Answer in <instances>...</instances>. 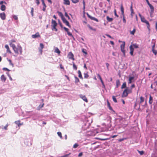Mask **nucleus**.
I'll list each match as a JSON object with an SVG mask.
<instances>
[{
	"mask_svg": "<svg viewBox=\"0 0 157 157\" xmlns=\"http://www.w3.org/2000/svg\"><path fill=\"white\" fill-rule=\"evenodd\" d=\"M87 26L90 29L94 31H96V30L95 29L93 28L90 25H88Z\"/></svg>",
	"mask_w": 157,
	"mask_h": 157,
	"instance_id": "nucleus-37",
	"label": "nucleus"
},
{
	"mask_svg": "<svg viewBox=\"0 0 157 157\" xmlns=\"http://www.w3.org/2000/svg\"><path fill=\"white\" fill-rule=\"evenodd\" d=\"M32 37L33 38H36L38 37H40V36L38 32L36 33L35 34L33 35Z\"/></svg>",
	"mask_w": 157,
	"mask_h": 157,
	"instance_id": "nucleus-10",
	"label": "nucleus"
},
{
	"mask_svg": "<svg viewBox=\"0 0 157 157\" xmlns=\"http://www.w3.org/2000/svg\"><path fill=\"white\" fill-rule=\"evenodd\" d=\"M65 16L66 17H67L68 19V20H71L70 17H69V16L68 15L67 13L66 12H65Z\"/></svg>",
	"mask_w": 157,
	"mask_h": 157,
	"instance_id": "nucleus-42",
	"label": "nucleus"
},
{
	"mask_svg": "<svg viewBox=\"0 0 157 157\" xmlns=\"http://www.w3.org/2000/svg\"><path fill=\"white\" fill-rule=\"evenodd\" d=\"M3 3H4L5 4H6V2H5L3 1H1L0 2V5H2Z\"/></svg>",
	"mask_w": 157,
	"mask_h": 157,
	"instance_id": "nucleus-62",
	"label": "nucleus"
},
{
	"mask_svg": "<svg viewBox=\"0 0 157 157\" xmlns=\"http://www.w3.org/2000/svg\"><path fill=\"white\" fill-rule=\"evenodd\" d=\"M78 146V145L77 144L75 143L74 145H73V147L74 148H76Z\"/></svg>",
	"mask_w": 157,
	"mask_h": 157,
	"instance_id": "nucleus-51",
	"label": "nucleus"
},
{
	"mask_svg": "<svg viewBox=\"0 0 157 157\" xmlns=\"http://www.w3.org/2000/svg\"><path fill=\"white\" fill-rule=\"evenodd\" d=\"M132 45V47H134L135 48H138V45H137L136 44H133Z\"/></svg>",
	"mask_w": 157,
	"mask_h": 157,
	"instance_id": "nucleus-40",
	"label": "nucleus"
},
{
	"mask_svg": "<svg viewBox=\"0 0 157 157\" xmlns=\"http://www.w3.org/2000/svg\"><path fill=\"white\" fill-rule=\"evenodd\" d=\"M33 10H34V9H33V8L32 7L31 8V15H32V16H33Z\"/></svg>",
	"mask_w": 157,
	"mask_h": 157,
	"instance_id": "nucleus-52",
	"label": "nucleus"
},
{
	"mask_svg": "<svg viewBox=\"0 0 157 157\" xmlns=\"http://www.w3.org/2000/svg\"><path fill=\"white\" fill-rule=\"evenodd\" d=\"M134 77L133 76L129 77L128 82V84L131 83L132 82V80L134 79Z\"/></svg>",
	"mask_w": 157,
	"mask_h": 157,
	"instance_id": "nucleus-18",
	"label": "nucleus"
},
{
	"mask_svg": "<svg viewBox=\"0 0 157 157\" xmlns=\"http://www.w3.org/2000/svg\"><path fill=\"white\" fill-rule=\"evenodd\" d=\"M135 31H136V29H134L132 31H131L130 34L132 35H134V34L135 32Z\"/></svg>",
	"mask_w": 157,
	"mask_h": 157,
	"instance_id": "nucleus-43",
	"label": "nucleus"
},
{
	"mask_svg": "<svg viewBox=\"0 0 157 157\" xmlns=\"http://www.w3.org/2000/svg\"><path fill=\"white\" fill-rule=\"evenodd\" d=\"M140 103H141L144 102V98L143 97H140Z\"/></svg>",
	"mask_w": 157,
	"mask_h": 157,
	"instance_id": "nucleus-44",
	"label": "nucleus"
},
{
	"mask_svg": "<svg viewBox=\"0 0 157 157\" xmlns=\"http://www.w3.org/2000/svg\"><path fill=\"white\" fill-rule=\"evenodd\" d=\"M44 105V103H43V104L42 105H39V106L37 107V110H40L41 108H42L43 107Z\"/></svg>",
	"mask_w": 157,
	"mask_h": 157,
	"instance_id": "nucleus-31",
	"label": "nucleus"
},
{
	"mask_svg": "<svg viewBox=\"0 0 157 157\" xmlns=\"http://www.w3.org/2000/svg\"><path fill=\"white\" fill-rule=\"evenodd\" d=\"M68 56L69 59H71L73 60H75V59L74 58V55L71 52H69V53Z\"/></svg>",
	"mask_w": 157,
	"mask_h": 157,
	"instance_id": "nucleus-7",
	"label": "nucleus"
},
{
	"mask_svg": "<svg viewBox=\"0 0 157 157\" xmlns=\"http://www.w3.org/2000/svg\"><path fill=\"white\" fill-rule=\"evenodd\" d=\"M138 152L140 153V154L141 155H143L144 152V151H140L138 150Z\"/></svg>",
	"mask_w": 157,
	"mask_h": 157,
	"instance_id": "nucleus-49",
	"label": "nucleus"
},
{
	"mask_svg": "<svg viewBox=\"0 0 157 157\" xmlns=\"http://www.w3.org/2000/svg\"><path fill=\"white\" fill-rule=\"evenodd\" d=\"M8 124H6L4 127H3L2 126V129H4L5 130H7V127L8 126Z\"/></svg>",
	"mask_w": 157,
	"mask_h": 157,
	"instance_id": "nucleus-34",
	"label": "nucleus"
},
{
	"mask_svg": "<svg viewBox=\"0 0 157 157\" xmlns=\"http://www.w3.org/2000/svg\"><path fill=\"white\" fill-rule=\"evenodd\" d=\"M130 11L131 12V15L132 17L133 15H132V14L134 13V12L133 9H132V4L130 6Z\"/></svg>",
	"mask_w": 157,
	"mask_h": 157,
	"instance_id": "nucleus-28",
	"label": "nucleus"
},
{
	"mask_svg": "<svg viewBox=\"0 0 157 157\" xmlns=\"http://www.w3.org/2000/svg\"><path fill=\"white\" fill-rule=\"evenodd\" d=\"M79 96L82 99V100L86 102H88V100L85 96L83 95L82 94H80Z\"/></svg>",
	"mask_w": 157,
	"mask_h": 157,
	"instance_id": "nucleus-5",
	"label": "nucleus"
},
{
	"mask_svg": "<svg viewBox=\"0 0 157 157\" xmlns=\"http://www.w3.org/2000/svg\"><path fill=\"white\" fill-rule=\"evenodd\" d=\"M120 85L119 80L117 79L116 81V88H118Z\"/></svg>",
	"mask_w": 157,
	"mask_h": 157,
	"instance_id": "nucleus-20",
	"label": "nucleus"
},
{
	"mask_svg": "<svg viewBox=\"0 0 157 157\" xmlns=\"http://www.w3.org/2000/svg\"><path fill=\"white\" fill-rule=\"evenodd\" d=\"M132 92V90L131 89H129L128 87H127L123 91L122 94V97H127L128 94L131 93Z\"/></svg>",
	"mask_w": 157,
	"mask_h": 157,
	"instance_id": "nucleus-1",
	"label": "nucleus"
},
{
	"mask_svg": "<svg viewBox=\"0 0 157 157\" xmlns=\"http://www.w3.org/2000/svg\"><path fill=\"white\" fill-rule=\"evenodd\" d=\"M6 74H7V75H8V76L9 77V78H10V79L11 81H12V78H11V77L10 75V74L9 73V72H7V73H6Z\"/></svg>",
	"mask_w": 157,
	"mask_h": 157,
	"instance_id": "nucleus-46",
	"label": "nucleus"
},
{
	"mask_svg": "<svg viewBox=\"0 0 157 157\" xmlns=\"http://www.w3.org/2000/svg\"><path fill=\"white\" fill-rule=\"evenodd\" d=\"M36 3L37 5H38L40 4L39 0H36Z\"/></svg>",
	"mask_w": 157,
	"mask_h": 157,
	"instance_id": "nucleus-61",
	"label": "nucleus"
},
{
	"mask_svg": "<svg viewBox=\"0 0 157 157\" xmlns=\"http://www.w3.org/2000/svg\"><path fill=\"white\" fill-rule=\"evenodd\" d=\"M41 2H42V4L43 6V7L42 10L44 11H45L46 10V6L44 3V0H41Z\"/></svg>",
	"mask_w": 157,
	"mask_h": 157,
	"instance_id": "nucleus-12",
	"label": "nucleus"
},
{
	"mask_svg": "<svg viewBox=\"0 0 157 157\" xmlns=\"http://www.w3.org/2000/svg\"><path fill=\"white\" fill-rule=\"evenodd\" d=\"M141 20L142 22L145 23L146 24L148 22V21L145 19L144 17L142 18H141Z\"/></svg>",
	"mask_w": 157,
	"mask_h": 157,
	"instance_id": "nucleus-25",
	"label": "nucleus"
},
{
	"mask_svg": "<svg viewBox=\"0 0 157 157\" xmlns=\"http://www.w3.org/2000/svg\"><path fill=\"white\" fill-rule=\"evenodd\" d=\"M20 121H15V123L17 125L18 127H19L20 126L23 125V123H20Z\"/></svg>",
	"mask_w": 157,
	"mask_h": 157,
	"instance_id": "nucleus-19",
	"label": "nucleus"
},
{
	"mask_svg": "<svg viewBox=\"0 0 157 157\" xmlns=\"http://www.w3.org/2000/svg\"><path fill=\"white\" fill-rule=\"evenodd\" d=\"M153 102V98L151 95H150L149 100V103L150 104H151Z\"/></svg>",
	"mask_w": 157,
	"mask_h": 157,
	"instance_id": "nucleus-21",
	"label": "nucleus"
},
{
	"mask_svg": "<svg viewBox=\"0 0 157 157\" xmlns=\"http://www.w3.org/2000/svg\"><path fill=\"white\" fill-rule=\"evenodd\" d=\"M55 52L57 53L58 54H59L60 53V51L59 49L57 48L55 50Z\"/></svg>",
	"mask_w": 157,
	"mask_h": 157,
	"instance_id": "nucleus-35",
	"label": "nucleus"
},
{
	"mask_svg": "<svg viewBox=\"0 0 157 157\" xmlns=\"http://www.w3.org/2000/svg\"><path fill=\"white\" fill-rule=\"evenodd\" d=\"M114 12L115 15L117 17H118L119 16L117 14L116 10L115 9L114 10Z\"/></svg>",
	"mask_w": 157,
	"mask_h": 157,
	"instance_id": "nucleus-63",
	"label": "nucleus"
},
{
	"mask_svg": "<svg viewBox=\"0 0 157 157\" xmlns=\"http://www.w3.org/2000/svg\"><path fill=\"white\" fill-rule=\"evenodd\" d=\"M72 63H73V69H75V70H76L77 69V68L74 62H73Z\"/></svg>",
	"mask_w": 157,
	"mask_h": 157,
	"instance_id": "nucleus-33",
	"label": "nucleus"
},
{
	"mask_svg": "<svg viewBox=\"0 0 157 157\" xmlns=\"http://www.w3.org/2000/svg\"><path fill=\"white\" fill-rule=\"evenodd\" d=\"M57 25V23H56V21L54 20L53 19H52V26H56Z\"/></svg>",
	"mask_w": 157,
	"mask_h": 157,
	"instance_id": "nucleus-14",
	"label": "nucleus"
},
{
	"mask_svg": "<svg viewBox=\"0 0 157 157\" xmlns=\"http://www.w3.org/2000/svg\"><path fill=\"white\" fill-rule=\"evenodd\" d=\"M71 154V153H69V154H66L64 155H63L61 157H68L69 155Z\"/></svg>",
	"mask_w": 157,
	"mask_h": 157,
	"instance_id": "nucleus-54",
	"label": "nucleus"
},
{
	"mask_svg": "<svg viewBox=\"0 0 157 157\" xmlns=\"http://www.w3.org/2000/svg\"><path fill=\"white\" fill-rule=\"evenodd\" d=\"M107 104L108 107L109 108V109L110 110L113 111H114L112 107L111 106L110 103H109V102L108 100H107Z\"/></svg>",
	"mask_w": 157,
	"mask_h": 157,
	"instance_id": "nucleus-16",
	"label": "nucleus"
},
{
	"mask_svg": "<svg viewBox=\"0 0 157 157\" xmlns=\"http://www.w3.org/2000/svg\"><path fill=\"white\" fill-rule=\"evenodd\" d=\"M6 9V7L5 5H2L1 7V10L3 11H5Z\"/></svg>",
	"mask_w": 157,
	"mask_h": 157,
	"instance_id": "nucleus-27",
	"label": "nucleus"
},
{
	"mask_svg": "<svg viewBox=\"0 0 157 157\" xmlns=\"http://www.w3.org/2000/svg\"><path fill=\"white\" fill-rule=\"evenodd\" d=\"M146 0V1L147 3V4L148 5L150 8L151 9V12H150V14H151H151H153V12L154 11V7L151 4L149 3V1L148 0Z\"/></svg>",
	"mask_w": 157,
	"mask_h": 157,
	"instance_id": "nucleus-3",
	"label": "nucleus"
},
{
	"mask_svg": "<svg viewBox=\"0 0 157 157\" xmlns=\"http://www.w3.org/2000/svg\"><path fill=\"white\" fill-rule=\"evenodd\" d=\"M82 52L86 55H87V52H86V50L84 48L82 49Z\"/></svg>",
	"mask_w": 157,
	"mask_h": 157,
	"instance_id": "nucleus-48",
	"label": "nucleus"
},
{
	"mask_svg": "<svg viewBox=\"0 0 157 157\" xmlns=\"http://www.w3.org/2000/svg\"><path fill=\"white\" fill-rule=\"evenodd\" d=\"M67 34L68 35V36H71L73 37V38H74L73 36L72 35V34L69 31L68 32H67Z\"/></svg>",
	"mask_w": 157,
	"mask_h": 157,
	"instance_id": "nucleus-50",
	"label": "nucleus"
},
{
	"mask_svg": "<svg viewBox=\"0 0 157 157\" xmlns=\"http://www.w3.org/2000/svg\"><path fill=\"white\" fill-rule=\"evenodd\" d=\"M87 16L89 18H90L91 20H94V21H96V22L98 21V20L96 18L94 17L91 16L88 13H87Z\"/></svg>",
	"mask_w": 157,
	"mask_h": 157,
	"instance_id": "nucleus-6",
	"label": "nucleus"
},
{
	"mask_svg": "<svg viewBox=\"0 0 157 157\" xmlns=\"http://www.w3.org/2000/svg\"><path fill=\"white\" fill-rule=\"evenodd\" d=\"M13 17L15 20H17L18 18L17 16L16 15H14Z\"/></svg>",
	"mask_w": 157,
	"mask_h": 157,
	"instance_id": "nucleus-59",
	"label": "nucleus"
},
{
	"mask_svg": "<svg viewBox=\"0 0 157 157\" xmlns=\"http://www.w3.org/2000/svg\"><path fill=\"white\" fill-rule=\"evenodd\" d=\"M40 47L41 48V49H42L44 48V45L42 43L40 44Z\"/></svg>",
	"mask_w": 157,
	"mask_h": 157,
	"instance_id": "nucleus-53",
	"label": "nucleus"
},
{
	"mask_svg": "<svg viewBox=\"0 0 157 157\" xmlns=\"http://www.w3.org/2000/svg\"><path fill=\"white\" fill-rule=\"evenodd\" d=\"M123 16V22L124 23H126V21L124 18V16Z\"/></svg>",
	"mask_w": 157,
	"mask_h": 157,
	"instance_id": "nucleus-57",
	"label": "nucleus"
},
{
	"mask_svg": "<svg viewBox=\"0 0 157 157\" xmlns=\"http://www.w3.org/2000/svg\"><path fill=\"white\" fill-rule=\"evenodd\" d=\"M153 84L155 86H157V81H155L153 83Z\"/></svg>",
	"mask_w": 157,
	"mask_h": 157,
	"instance_id": "nucleus-64",
	"label": "nucleus"
},
{
	"mask_svg": "<svg viewBox=\"0 0 157 157\" xmlns=\"http://www.w3.org/2000/svg\"><path fill=\"white\" fill-rule=\"evenodd\" d=\"M10 47H12L13 49L16 47V46L14 44H13L12 42H10Z\"/></svg>",
	"mask_w": 157,
	"mask_h": 157,
	"instance_id": "nucleus-29",
	"label": "nucleus"
},
{
	"mask_svg": "<svg viewBox=\"0 0 157 157\" xmlns=\"http://www.w3.org/2000/svg\"><path fill=\"white\" fill-rule=\"evenodd\" d=\"M125 44V42L124 41L123 42V44L121 45V52L124 53V55L125 54V50L124 49V46Z\"/></svg>",
	"mask_w": 157,
	"mask_h": 157,
	"instance_id": "nucleus-4",
	"label": "nucleus"
},
{
	"mask_svg": "<svg viewBox=\"0 0 157 157\" xmlns=\"http://www.w3.org/2000/svg\"><path fill=\"white\" fill-rule=\"evenodd\" d=\"M57 13H58L59 15L61 17L62 20H63V19H65V18L64 17L62 13L59 11H58Z\"/></svg>",
	"mask_w": 157,
	"mask_h": 157,
	"instance_id": "nucleus-13",
	"label": "nucleus"
},
{
	"mask_svg": "<svg viewBox=\"0 0 157 157\" xmlns=\"http://www.w3.org/2000/svg\"><path fill=\"white\" fill-rule=\"evenodd\" d=\"M84 78H87L89 77L88 74L87 73H84Z\"/></svg>",
	"mask_w": 157,
	"mask_h": 157,
	"instance_id": "nucleus-41",
	"label": "nucleus"
},
{
	"mask_svg": "<svg viewBox=\"0 0 157 157\" xmlns=\"http://www.w3.org/2000/svg\"><path fill=\"white\" fill-rule=\"evenodd\" d=\"M1 79L2 82H5L6 81V78L5 77V75H3L1 76Z\"/></svg>",
	"mask_w": 157,
	"mask_h": 157,
	"instance_id": "nucleus-15",
	"label": "nucleus"
},
{
	"mask_svg": "<svg viewBox=\"0 0 157 157\" xmlns=\"http://www.w3.org/2000/svg\"><path fill=\"white\" fill-rule=\"evenodd\" d=\"M146 24L147 25V28L148 30H149V31H150V24H149V22H147Z\"/></svg>",
	"mask_w": 157,
	"mask_h": 157,
	"instance_id": "nucleus-45",
	"label": "nucleus"
},
{
	"mask_svg": "<svg viewBox=\"0 0 157 157\" xmlns=\"http://www.w3.org/2000/svg\"><path fill=\"white\" fill-rule=\"evenodd\" d=\"M5 48L6 49V51L8 52H9L10 53H11V52L10 50L9 47L8 45H6L5 46Z\"/></svg>",
	"mask_w": 157,
	"mask_h": 157,
	"instance_id": "nucleus-17",
	"label": "nucleus"
},
{
	"mask_svg": "<svg viewBox=\"0 0 157 157\" xmlns=\"http://www.w3.org/2000/svg\"><path fill=\"white\" fill-rule=\"evenodd\" d=\"M106 18L107 20L109 22H111L113 20L112 18H110L108 16H107Z\"/></svg>",
	"mask_w": 157,
	"mask_h": 157,
	"instance_id": "nucleus-30",
	"label": "nucleus"
},
{
	"mask_svg": "<svg viewBox=\"0 0 157 157\" xmlns=\"http://www.w3.org/2000/svg\"><path fill=\"white\" fill-rule=\"evenodd\" d=\"M3 70H5V71H10V70H9V69H8L7 68H6V67H4L3 68Z\"/></svg>",
	"mask_w": 157,
	"mask_h": 157,
	"instance_id": "nucleus-60",
	"label": "nucleus"
},
{
	"mask_svg": "<svg viewBox=\"0 0 157 157\" xmlns=\"http://www.w3.org/2000/svg\"><path fill=\"white\" fill-rule=\"evenodd\" d=\"M62 21L63 23L65 24L69 27H71V26L70 25L69 22L65 18L63 19V20H62Z\"/></svg>",
	"mask_w": 157,
	"mask_h": 157,
	"instance_id": "nucleus-8",
	"label": "nucleus"
},
{
	"mask_svg": "<svg viewBox=\"0 0 157 157\" xmlns=\"http://www.w3.org/2000/svg\"><path fill=\"white\" fill-rule=\"evenodd\" d=\"M121 14L122 16H124V9L123 8V5H121Z\"/></svg>",
	"mask_w": 157,
	"mask_h": 157,
	"instance_id": "nucleus-22",
	"label": "nucleus"
},
{
	"mask_svg": "<svg viewBox=\"0 0 157 157\" xmlns=\"http://www.w3.org/2000/svg\"><path fill=\"white\" fill-rule=\"evenodd\" d=\"M63 28L67 32V33L69 31V29L67 28H66L65 27H63Z\"/></svg>",
	"mask_w": 157,
	"mask_h": 157,
	"instance_id": "nucleus-56",
	"label": "nucleus"
},
{
	"mask_svg": "<svg viewBox=\"0 0 157 157\" xmlns=\"http://www.w3.org/2000/svg\"><path fill=\"white\" fill-rule=\"evenodd\" d=\"M130 50V54L132 56L133 55V51H134V48L132 47V45H131L129 47Z\"/></svg>",
	"mask_w": 157,
	"mask_h": 157,
	"instance_id": "nucleus-11",
	"label": "nucleus"
},
{
	"mask_svg": "<svg viewBox=\"0 0 157 157\" xmlns=\"http://www.w3.org/2000/svg\"><path fill=\"white\" fill-rule=\"evenodd\" d=\"M112 98H113V101H114V102L117 103V101L114 96H113Z\"/></svg>",
	"mask_w": 157,
	"mask_h": 157,
	"instance_id": "nucleus-38",
	"label": "nucleus"
},
{
	"mask_svg": "<svg viewBox=\"0 0 157 157\" xmlns=\"http://www.w3.org/2000/svg\"><path fill=\"white\" fill-rule=\"evenodd\" d=\"M59 24L60 26V27L62 28H63V25H62V23L59 21Z\"/></svg>",
	"mask_w": 157,
	"mask_h": 157,
	"instance_id": "nucleus-58",
	"label": "nucleus"
},
{
	"mask_svg": "<svg viewBox=\"0 0 157 157\" xmlns=\"http://www.w3.org/2000/svg\"><path fill=\"white\" fill-rule=\"evenodd\" d=\"M8 61H9V63H10V64L11 65L12 67H13V63H12V61H11V60L10 59H9L8 60Z\"/></svg>",
	"mask_w": 157,
	"mask_h": 157,
	"instance_id": "nucleus-55",
	"label": "nucleus"
},
{
	"mask_svg": "<svg viewBox=\"0 0 157 157\" xmlns=\"http://www.w3.org/2000/svg\"><path fill=\"white\" fill-rule=\"evenodd\" d=\"M78 77L81 79H83V77H82L81 73L80 70L78 71Z\"/></svg>",
	"mask_w": 157,
	"mask_h": 157,
	"instance_id": "nucleus-26",
	"label": "nucleus"
},
{
	"mask_svg": "<svg viewBox=\"0 0 157 157\" xmlns=\"http://www.w3.org/2000/svg\"><path fill=\"white\" fill-rule=\"evenodd\" d=\"M152 52L155 55H156L157 54V52L156 50H155L154 49H152Z\"/></svg>",
	"mask_w": 157,
	"mask_h": 157,
	"instance_id": "nucleus-47",
	"label": "nucleus"
},
{
	"mask_svg": "<svg viewBox=\"0 0 157 157\" xmlns=\"http://www.w3.org/2000/svg\"><path fill=\"white\" fill-rule=\"evenodd\" d=\"M75 82L76 83H77L79 82V80L77 77L75 76Z\"/></svg>",
	"mask_w": 157,
	"mask_h": 157,
	"instance_id": "nucleus-32",
	"label": "nucleus"
},
{
	"mask_svg": "<svg viewBox=\"0 0 157 157\" xmlns=\"http://www.w3.org/2000/svg\"><path fill=\"white\" fill-rule=\"evenodd\" d=\"M72 2L75 4L76 3L78 2L79 1V0H71Z\"/></svg>",
	"mask_w": 157,
	"mask_h": 157,
	"instance_id": "nucleus-39",
	"label": "nucleus"
},
{
	"mask_svg": "<svg viewBox=\"0 0 157 157\" xmlns=\"http://www.w3.org/2000/svg\"><path fill=\"white\" fill-rule=\"evenodd\" d=\"M127 87H126V82H124L123 83L122 85L121 86V88L122 89H124V88H126Z\"/></svg>",
	"mask_w": 157,
	"mask_h": 157,
	"instance_id": "nucleus-24",
	"label": "nucleus"
},
{
	"mask_svg": "<svg viewBox=\"0 0 157 157\" xmlns=\"http://www.w3.org/2000/svg\"><path fill=\"white\" fill-rule=\"evenodd\" d=\"M0 17L2 20H4L6 19V14L4 13H0Z\"/></svg>",
	"mask_w": 157,
	"mask_h": 157,
	"instance_id": "nucleus-9",
	"label": "nucleus"
},
{
	"mask_svg": "<svg viewBox=\"0 0 157 157\" xmlns=\"http://www.w3.org/2000/svg\"><path fill=\"white\" fill-rule=\"evenodd\" d=\"M57 134L58 136L60 137L61 139L62 138V133L60 132H58Z\"/></svg>",
	"mask_w": 157,
	"mask_h": 157,
	"instance_id": "nucleus-36",
	"label": "nucleus"
},
{
	"mask_svg": "<svg viewBox=\"0 0 157 157\" xmlns=\"http://www.w3.org/2000/svg\"><path fill=\"white\" fill-rule=\"evenodd\" d=\"M64 1V4L66 5H70V2L69 0H63Z\"/></svg>",
	"mask_w": 157,
	"mask_h": 157,
	"instance_id": "nucleus-23",
	"label": "nucleus"
},
{
	"mask_svg": "<svg viewBox=\"0 0 157 157\" xmlns=\"http://www.w3.org/2000/svg\"><path fill=\"white\" fill-rule=\"evenodd\" d=\"M13 50L16 54H18L19 53L18 51L20 52V54L22 53V48L20 45H18L17 47H16Z\"/></svg>",
	"mask_w": 157,
	"mask_h": 157,
	"instance_id": "nucleus-2",
	"label": "nucleus"
}]
</instances>
